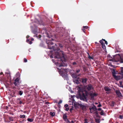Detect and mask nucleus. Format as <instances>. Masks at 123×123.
Masks as SVG:
<instances>
[{
	"label": "nucleus",
	"instance_id": "423d86ee",
	"mask_svg": "<svg viewBox=\"0 0 123 123\" xmlns=\"http://www.w3.org/2000/svg\"><path fill=\"white\" fill-rule=\"evenodd\" d=\"M86 87L87 89L89 91H90L92 89H93V88L91 84L87 85Z\"/></svg>",
	"mask_w": 123,
	"mask_h": 123
},
{
	"label": "nucleus",
	"instance_id": "4468645a",
	"mask_svg": "<svg viewBox=\"0 0 123 123\" xmlns=\"http://www.w3.org/2000/svg\"><path fill=\"white\" fill-rule=\"evenodd\" d=\"M104 89L106 91H109L111 90L109 88L107 87H104Z\"/></svg>",
	"mask_w": 123,
	"mask_h": 123
},
{
	"label": "nucleus",
	"instance_id": "c756f323",
	"mask_svg": "<svg viewBox=\"0 0 123 123\" xmlns=\"http://www.w3.org/2000/svg\"><path fill=\"white\" fill-rule=\"evenodd\" d=\"M26 42L27 43H28V42H29V44H31V41H30L28 39V38L26 40Z\"/></svg>",
	"mask_w": 123,
	"mask_h": 123
},
{
	"label": "nucleus",
	"instance_id": "a18cd8bd",
	"mask_svg": "<svg viewBox=\"0 0 123 123\" xmlns=\"http://www.w3.org/2000/svg\"><path fill=\"white\" fill-rule=\"evenodd\" d=\"M73 108H71L70 109V112H72V111L73 110Z\"/></svg>",
	"mask_w": 123,
	"mask_h": 123
},
{
	"label": "nucleus",
	"instance_id": "338daca9",
	"mask_svg": "<svg viewBox=\"0 0 123 123\" xmlns=\"http://www.w3.org/2000/svg\"><path fill=\"white\" fill-rule=\"evenodd\" d=\"M118 55H119V56H120V54H118Z\"/></svg>",
	"mask_w": 123,
	"mask_h": 123
},
{
	"label": "nucleus",
	"instance_id": "f8f14e48",
	"mask_svg": "<svg viewBox=\"0 0 123 123\" xmlns=\"http://www.w3.org/2000/svg\"><path fill=\"white\" fill-rule=\"evenodd\" d=\"M116 93L118 97H120L122 96V94L118 90L116 91Z\"/></svg>",
	"mask_w": 123,
	"mask_h": 123
},
{
	"label": "nucleus",
	"instance_id": "6e6d98bb",
	"mask_svg": "<svg viewBox=\"0 0 123 123\" xmlns=\"http://www.w3.org/2000/svg\"><path fill=\"white\" fill-rule=\"evenodd\" d=\"M95 111V114H98V113L97 111Z\"/></svg>",
	"mask_w": 123,
	"mask_h": 123
},
{
	"label": "nucleus",
	"instance_id": "09e8293b",
	"mask_svg": "<svg viewBox=\"0 0 123 123\" xmlns=\"http://www.w3.org/2000/svg\"><path fill=\"white\" fill-rule=\"evenodd\" d=\"M65 121L66 122H67L68 120V119L67 118L65 119H64Z\"/></svg>",
	"mask_w": 123,
	"mask_h": 123
},
{
	"label": "nucleus",
	"instance_id": "393cba45",
	"mask_svg": "<svg viewBox=\"0 0 123 123\" xmlns=\"http://www.w3.org/2000/svg\"><path fill=\"white\" fill-rule=\"evenodd\" d=\"M8 118L9 120L11 121H12L13 120V118L12 117H8Z\"/></svg>",
	"mask_w": 123,
	"mask_h": 123
},
{
	"label": "nucleus",
	"instance_id": "5701e85b",
	"mask_svg": "<svg viewBox=\"0 0 123 123\" xmlns=\"http://www.w3.org/2000/svg\"><path fill=\"white\" fill-rule=\"evenodd\" d=\"M77 63H78L77 62H73L72 63V64L74 66L75 65H77Z\"/></svg>",
	"mask_w": 123,
	"mask_h": 123
},
{
	"label": "nucleus",
	"instance_id": "603ef678",
	"mask_svg": "<svg viewBox=\"0 0 123 123\" xmlns=\"http://www.w3.org/2000/svg\"><path fill=\"white\" fill-rule=\"evenodd\" d=\"M29 37H30V36L29 35H27L26 37L27 39L29 38Z\"/></svg>",
	"mask_w": 123,
	"mask_h": 123
},
{
	"label": "nucleus",
	"instance_id": "473e14b6",
	"mask_svg": "<svg viewBox=\"0 0 123 123\" xmlns=\"http://www.w3.org/2000/svg\"><path fill=\"white\" fill-rule=\"evenodd\" d=\"M119 61L120 63H123V59L120 58Z\"/></svg>",
	"mask_w": 123,
	"mask_h": 123
},
{
	"label": "nucleus",
	"instance_id": "ddd939ff",
	"mask_svg": "<svg viewBox=\"0 0 123 123\" xmlns=\"http://www.w3.org/2000/svg\"><path fill=\"white\" fill-rule=\"evenodd\" d=\"M77 79H74L73 80V81L74 83H76L78 84L79 83V82Z\"/></svg>",
	"mask_w": 123,
	"mask_h": 123
},
{
	"label": "nucleus",
	"instance_id": "4be33fe9",
	"mask_svg": "<svg viewBox=\"0 0 123 123\" xmlns=\"http://www.w3.org/2000/svg\"><path fill=\"white\" fill-rule=\"evenodd\" d=\"M50 114L51 116L52 117L54 116L55 115V113L54 112H50Z\"/></svg>",
	"mask_w": 123,
	"mask_h": 123
},
{
	"label": "nucleus",
	"instance_id": "39448f33",
	"mask_svg": "<svg viewBox=\"0 0 123 123\" xmlns=\"http://www.w3.org/2000/svg\"><path fill=\"white\" fill-rule=\"evenodd\" d=\"M80 74L78 75L76 74V73H75L74 74H72V76L73 78H74V79H79V78L78 77L80 76Z\"/></svg>",
	"mask_w": 123,
	"mask_h": 123
},
{
	"label": "nucleus",
	"instance_id": "c9c22d12",
	"mask_svg": "<svg viewBox=\"0 0 123 123\" xmlns=\"http://www.w3.org/2000/svg\"><path fill=\"white\" fill-rule=\"evenodd\" d=\"M27 60L25 58H24V62H27Z\"/></svg>",
	"mask_w": 123,
	"mask_h": 123
},
{
	"label": "nucleus",
	"instance_id": "de8ad7c7",
	"mask_svg": "<svg viewBox=\"0 0 123 123\" xmlns=\"http://www.w3.org/2000/svg\"><path fill=\"white\" fill-rule=\"evenodd\" d=\"M122 83H120V87H122L123 88V85H122V86H120L122 85Z\"/></svg>",
	"mask_w": 123,
	"mask_h": 123
},
{
	"label": "nucleus",
	"instance_id": "13d9d810",
	"mask_svg": "<svg viewBox=\"0 0 123 123\" xmlns=\"http://www.w3.org/2000/svg\"><path fill=\"white\" fill-rule=\"evenodd\" d=\"M49 103L48 102H45V104H49Z\"/></svg>",
	"mask_w": 123,
	"mask_h": 123
},
{
	"label": "nucleus",
	"instance_id": "5fc2aeb1",
	"mask_svg": "<svg viewBox=\"0 0 123 123\" xmlns=\"http://www.w3.org/2000/svg\"><path fill=\"white\" fill-rule=\"evenodd\" d=\"M67 122V123H71V122H70V121L68 120Z\"/></svg>",
	"mask_w": 123,
	"mask_h": 123
},
{
	"label": "nucleus",
	"instance_id": "58836bf2",
	"mask_svg": "<svg viewBox=\"0 0 123 123\" xmlns=\"http://www.w3.org/2000/svg\"><path fill=\"white\" fill-rule=\"evenodd\" d=\"M62 101L61 100H60L59 101L58 103V104H60L62 103Z\"/></svg>",
	"mask_w": 123,
	"mask_h": 123
},
{
	"label": "nucleus",
	"instance_id": "7c9ffc66",
	"mask_svg": "<svg viewBox=\"0 0 123 123\" xmlns=\"http://www.w3.org/2000/svg\"><path fill=\"white\" fill-rule=\"evenodd\" d=\"M95 122H97L98 123H100L99 120L98 118L96 119Z\"/></svg>",
	"mask_w": 123,
	"mask_h": 123
},
{
	"label": "nucleus",
	"instance_id": "bf43d9fd",
	"mask_svg": "<svg viewBox=\"0 0 123 123\" xmlns=\"http://www.w3.org/2000/svg\"><path fill=\"white\" fill-rule=\"evenodd\" d=\"M64 70L65 71V72H66L67 69H64Z\"/></svg>",
	"mask_w": 123,
	"mask_h": 123
},
{
	"label": "nucleus",
	"instance_id": "20e7f679",
	"mask_svg": "<svg viewBox=\"0 0 123 123\" xmlns=\"http://www.w3.org/2000/svg\"><path fill=\"white\" fill-rule=\"evenodd\" d=\"M33 95L35 97V100L36 101L37 100L39 97L38 92H36V91H35L34 92Z\"/></svg>",
	"mask_w": 123,
	"mask_h": 123
},
{
	"label": "nucleus",
	"instance_id": "4c0bfd02",
	"mask_svg": "<svg viewBox=\"0 0 123 123\" xmlns=\"http://www.w3.org/2000/svg\"><path fill=\"white\" fill-rule=\"evenodd\" d=\"M83 28H85V29H87L88 28V27L87 26H83Z\"/></svg>",
	"mask_w": 123,
	"mask_h": 123
},
{
	"label": "nucleus",
	"instance_id": "c03bdc74",
	"mask_svg": "<svg viewBox=\"0 0 123 123\" xmlns=\"http://www.w3.org/2000/svg\"><path fill=\"white\" fill-rule=\"evenodd\" d=\"M27 120L28 121L31 122V118H28Z\"/></svg>",
	"mask_w": 123,
	"mask_h": 123
},
{
	"label": "nucleus",
	"instance_id": "1a4fd4ad",
	"mask_svg": "<svg viewBox=\"0 0 123 123\" xmlns=\"http://www.w3.org/2000/svg\"><path fill=\"white\" fill-rule=\"evenodd\" d=\"M61 75L64 79L67 80H68V79L67 75L66 73V74H64L63 73V72H62V73L61 74Z\"/></svg>",
	"mask_w": 123,
	"mask_h": 123
},
{
	"label": "nucleus",
	"instance_id": "412c9836",
	"mask_svg": "<svg viewBox=\"0 0 123 123\" xmlns=\"http://www.w3.org/2000/svg\"><path fill=\"white\" fill-rule=\"evenodd\" d=\"M101 45H102V48L104 50H105L106 49V47L105 44H102Z\"/></svg>",
	"mask_w": 123,
	"mask_h": 123
},
{
	"label": "nucleus",
	"instance_id": "c85d7f7f",
	"mask_svg": "<svg viewBox=\"0 0 123 123\" xmlns=\"http://www.w3.org/2000/svg\"><path fill=\"white\" fill-rule=\"evenodd\" d=\"M121 72L122 73V75H123V67H122L121 68Z\"/></svg>",
	"mask_w": 123,
	"mask_h": 123
},
{
	"label": "nucleus",
	"instance_id": "ea45409f",
	"mask_svg": "<svg viewBox=\"0 0 123 123\" xmlns=\"http://www.w3.org/2000/svg\"><path fill=\"white\" fill-rule=\"evenodd\" d=\"M82 30L83 31L84 33H85V28H83V29H82Z\"/></svg>",
	"mask_w": 123,
	"mask_h": 123
},
{
	"label": "nucleus",
	"instance_id": "e2e57ef3",
	"mask_svg": "<svg viewBox=\"0 0 123 123\" xmlns=\"http://www.w3.org/2000/svg\"><path fill=\"white\" fill-rule=\"evenodd\" d=\"M18 100H20V98H18Z\"/></svg>",
	"mask_w": 123,
	"mask_h": 123
},
{
	"label": "nucleus",
	"instance_id": "a211bd4d",
	"mask_svg": "<svg viewBox=\"0 0 123 123\" xmlns=\"http://www.w3.org/2000/svg\"><path fill=\"white\" fill-rule=\"evenodd\" d=\"M105 41V40L104 39H102L100 40L99 41V42L101 45L104 44H105L103 42V41Z\"/></svg>",
	"mask_w": 123,
	"mask_h": 123
},
{
	"label": "nucleus",
	"instance_id": "864d4df0",
	"mask_svg": "<svg viewBox=\"0 0 123 123\" xmlns=\"http://www.w3.org/2000/svg\"><path fill=\"white\" fill-rule=\"evenodd\" d=\"M34 40V39L33 38H31V41H33ZM32 42H31V44H32Z\"/></svg>",
	"mask_w": 123,
	"mask_h": 123
},
{
	"label": "nucleus",
	"instance_id": "f257e3e1",
	"mask_svg": "<svg viewBox=\"0 0 123 123\" xmlns=\"http://www.w3.org/2000/svg\"><path fill=\"white\" fill-rule=\"evenodd\" d=\"M51 40H48L46 41V43L47 44L48 48L49 49H53L55 53L54 58H55L58 59V61L59 62H58L59 64V66L60 67L64 66H65L63 63V61L65 62L66 60V59L64 56L63 52L60 51L59 52L58 51L60 49L58 48H57V45L55 44V46H52L51 45L54 44L53 42H52V40L54 41L53 39H51Z\"/></svg>",
	"mask_w": 123,
	"mask_h": 123
},
{
	"label": "nucleus",
	"instance_id": "2f4dec72",
	"mask_svg": "<svg viewBox=\"0 0 123 123\" xmlns=\"http://www.w3.org/2000/svg\"><path fill=\"white\" fill-rule=\"evenodd\" d=\"M88 54L89 55V56L88 57L90 59H93V58L92 57L90 56L89 55L88 53Z\"/></svg>",
	"mask_w": 123,
	"mask_h": 123
},
{
	"label": "nucleus",
	"instance_id": "f704fd0d",
	"mask_svg": "<svg viewBox=\"0 0 123 123\" xmlns=\"http://www.w3.org/2000/svg\"><path fill=\"white\" fill-rule=\"evenodd\" d=\"M59 46L61 48H62L63 47V46L61 43H59L58 44Z\"/></svg>",
	"mask_w": 123,
	"mask_h": 123
},
{
	"label": "nucleus",
	"instance_id": "72a5a7b5",
	"mask_svg": "<svg viewBox=\"0 0 123 123\" xmlns=\"http://www.w3.org/2000/svg\"><path fill=\"white\" fill-rule=\"evenodd\" d=\"M80 69H77L76 70V73H76V74H77V73H78L79 72H80Z\"/></svg>",
	"mask_w": 123,
	"mask_h": 123
},
{
	"label": "nucleus",
	"instance_id": "8fccbe9b",
	"mask_svg": "<svg viewBox=\"0 0 123 123\" xmlns=\"http://www.w3.org/2000/svg\"><path fill=\"white\" fill-rule=\"evenodd\" d=\"M41 36H41V35H38V37L39 38H41Z\"/></svg>",
	"mask_w": 123,
	"mask_h": 123
},
{
	"label": "nucleus",
	"instance_id": "680f3d73",
	"mask_svg": "<svg viewBox=\"0 0 123 123\" xmlns=\"http://www.w3.org/2000/svg\"><path fill=\"white\" fill-rule=\"evenodd\" d=\"M71 122L72 123H74V122L72 120L71 121Z\"/></svg>",
	"mask_w": 123,
	"mask_h": 123
},
{
	"label": "nucleus",
	"instance_id": "6ab92c4d",
	"mask_svg": "<svg viewBox=\"0 0 123 123\" xmlns=\"http://www.w3.org/2000/svg\"><path fill=\"white\" fill-rule=\"evenodd\" d=\"M63 119H65L67 118V116L66 114H63Z\"/></svg>",
	"mask_w": 123,
	"mask_h": 123
},
{
	"label": "nucleus",
	"instance_id": "79ce46f5",
	"mask_svg": "<svg viewBox=\"0 0 123 123\" xmlns=\"http://www.w3.org/2000/svg\"><path fill=\"white\" fill-rule=\"evenodd\" d=\"M114 105V102H112V104L111 105V106H113Z\"/></svg>",
	"mask_w": 123,
	"mask_h": 123
},
{
	"label": "nucleus",
	"instance_id": "a878e982",
	"mask_svg": "<svg viewBox=\"0 0 123 123\" xmlns=\"http://www.w3.org/2000/svg\"><path fill=\"white\" fill-rule=\"evenodd\" d=\"M20 118H24L25 117V115H20L19 116Z\"/></svg>",
	"mask_w": 123,
	"mask_h": 123
},
{
	"label": "nucleus",
	"instance_id": "e433bc0d",
	"mask_svg": "<svg viewBox=\"0 0 123 123\" xmlns=\"http://www.w3.org/2000/svg\"><path fill=\"white\" fill-rule=\"evenodd\" d=\"M119 118L120 119H123V116H122L121 115H120L119 116Z\"/></svg>",
	"mask_w": 123,
	"mask_h": 123
},
{
	"label": "nucleus",
	"instance_id": "9b49d317",
	"mask_svg": "<svg viewBox=\"0 0 123 123\" xmlns=\"http://www.w3.org/2000/svg\"><path fill=\"white\" fill-rule=\"evenodd\" d=\"M79 105L81 108L83 110H86V106L81 104H79Z\"/></svg>",
	"mask_w": 123,
	"mask_h": 123
},
{
	"label": "nucleus",
	"instance_id": "bb28decb",
	"mask_svg": "<svg viewBox=\"0 0 123 123\" xmlns=\"http://www.w3.org/2000/svg\"><path fill=\"white\" fill-rule=\"evenodd\" d=\"M112 74L113 76V74H115L116 73L115 70L114 69H113L112 71Z\"/></svg>",
	"mask_w": 123,
	"mask_h": 123
},
{
	"label": "nucleus",
	"instance_id": "a19ab883",
	"mask_svg": "<svg viewBox=\"0 0 123 123\" xmlns=\"http://www.w3.org/2000/svg\"><path fill=\"white\" fill-rule=\"evenodd\" d=\"M89 109L90 110V111L91 112V113H92V112H93V111H92V112L91 111L92 110V109H91V107H90L89 108Z\"/></svg>",
	"mask_w": 123,
	"mask_h": 123
},
{
	"label": "nucleus",
	"instance_id": "69168bd1",
	"mask_svg": "<svg viewBox=\"0 0 123 123\" xmlns=\"http://www.w3.org/2000/svg\"><path fill=\"white\" fill-rule=\"evenodd\" d=\"M95 104H97L98 103H96Z\"/></svg>",
	"mask_w": 123,
	"mask_h": 123
},
{
	"label": "nucleus",
	"instance_id": "f03ea898",
	"mask_svg": "<svg viewBox=\"0 0 123 123\" xmlns=\"http://www.w3.org/2000/svg\"><path fill=\"white\" fill-rule=\"evenodd\" d=\"M78 89L79 92L80 99L84 101H87V97L88 92L86 91L83 90L79 86H78Z\"/></svg>",
	"mask_w": 123,
	"mask_h": 123
},
{
	"label": "nucleus",
	"instance_id": "49530a36",
	"mask_svg": "<svg viewBox=\"0 0 123 123\" xmlns=\"http://www.w3.org/2000/svg\"><path fill=\"white\" fill-rule=\"evenodd\" d=\"M97 109L98 111H100L101 110V109L100 108H98Z\"/></svg>",
	"mask_w": 123,
	"mask_h": 123
},
{
	"label": "nucleus",
	"instance_id": "37998d69",
	"mask_svg": "<svg viewBox=\"0 0 123 123\" xmlns=\"http://www.w3.org/2000/svg\"><path fill=\"white\" fill-rule=\"evenodd\" d=\"M101 106V105L100 103L97 106L98 107H100Z\"/></svg>",
	"mask_w": 123,
	"mask_h": 123
},
{
	"label": "nucleus",
	"instance_id": "0eeeda50",
	"mask_svg": "<svg viewBox=\"0 0 123 123\" xmlns=\"http://www.w3.org/2000/svg\"><path fill=\"white\" fill-rule=\"evenodd\" d=\"M87 79L86 78H81L80 80V81L83 84H86V82L87 81Z\"/></svg>",
	"mask_w": 123,
	"mask_h": 123
},
{
	"label": "nucleus",
	"instance_id": "dca6fc26",
	"mask_svg": "<svg viewBox=\"0 0 123 123\" xmlns=\"http://www.w3.org/2000/svg\"><path fill=\"white\" fill-rule=\"evenodd\" d=\"M68 104H66L64 105V107L65 108V110L67 111H68L69 109V108H68Z\"/></svg>",
	"mask_w": 123,
	"mask_h": 123
},
{
	"label": "nucleus",
	"instance_id": "7ed1b4c3",
	"mask_svg": "<svg viewBox=\"0 0 123 123\" xmlns=\"http://www.w3.org/2000/svg\"><path fill=\"white\" fill-rule=\"evenodd\" d=\"M59 35H60L61 37L63 39H64L66 37H67L68 36V34L66 32L64 33L60 32L59 33Z\"/></svg>",
	"mask_w": 123,
	"mask_h": 123
},
{
	"label": "nucleus",
	"instance_id": "aec40b11",
	"mask_svg": "<svg viewBox=\"0 0 123 123\" xmlns=\"http://www.w3.org/2000/svg\"><path fill=\"white\" fill-rule=\"evenodd\" d=\"M52 52L53 51L52 50L50 51V54H51V55H50V57L51 58H52L53 57V54H52Z\"/></svg>",
	"mask_w": 123,
	"mask_h": 123
},
{
	"label": "nucleus",
	"instance_id": "9d476101",
	"mask_svg": "<svg viewBox=\"0 0 123 123\" xmlns=\"http://www.w3.org/2000/svg\"><path fill=\"white\" fill-rule=\"evenodd\" d=\"M19 79L18 78H16L14 80V84L15 86H17L19 82Z\"/></svg>",
	"mask_w": 123,
	"mask_h": 123
},
{
	"label": "nucleus",
	"instance_id": "b1692460",
	"mask_svg": "<svg viewBox=\"0 0 123 123\" xmlns=\"http://www.w3.org/2000/svg\"><path fill=\"white\" fill-rule=\"evenodd\" d=\"M100 114L101 115H103L104 114V111L102 110L101 112L100 113Z\"/></svg>",
	"mask_w": 123,
	"mask_h": 123
},
{
	"label": "nucleus",
	"instance_id": "774afa93",
	"mask_svg": "<svg viewBox=\"0 0 123 123\" xmlns=\"http://www.w3.org/2000/svg\"><path fill=\"white\" fill-rule=\"evenodd\" d=\"M31 6H32V7H33V6H32L31 5Z\"/></svg>",
	"mask_w": 123,
	"mask_h": 123
},
{
	"label": "nucleus",
	"instance_id": "f3484780",
	"mask_svg": "<svg viewBox=\"0 0 123 123\" xmlns=\"http://www.w3.org/2000/svg\"><path fill=\"white\" fill-rule=\"evenodd\" d=\"M93 106L92 107H91V109H92V110H94V111H96L97 110V109L96 108V106L94 105H93Z\"/></svg>",
	"mask_w": 123,
	"mask_h": 123
},
{
	"label": "nucleus",
	"instance_id": "2eb2a0df",
	"mask_svg": "<svg viewBox=\"0 0 123 123\" xmlns=\"http://www.w3.org/2000/svg\"><path fill=\"white\" fill-rule=\"evenodd\" d=\"M114 78L116 80H117L119 79V76H117L115 74H113V76Z\"/></svg>",
	"mask_w": 123,
	"mask_h": 123
},
{
	"label": "nucleus",
	"instance_id": "052dcab7",
	"mask_svg": "<svg viewBox=\"0 0 123 123\" xmlns=\"http://www.w3.org/2000/svg\"><path fill=\"white\" fill-rule=\"evenodd\" d=\"M3 74V73L2 72H1L0 73V75H2V74Z\"/></svg>",
	"mask_w": 123,
	"mask_h": 123
},
{
	"label": "nucleus",
	"instance_id": "6e6552de",
	"mask_svg": "<svg viewBox=\"0 0 123 123\" xmlns=\"http://www.w3.org/2000/svg\"><path fill=\"white\" fill-rule=\"evenodd\" d=\"M89 95L91 98L92 99H93L94 98V97L98 95V94L95 93H90L89 94Z\"/></svg>",
	"mask_w": 123,
	"mask_h": 123
},
{
	"label": "nucleus",
	"instance_id": "4d7b16f0",
	"mask_svg": "<svg viewBox=\"0 0 123 123\" xmlns=\"http://www.w3.org/2000/svg\"><path fill=\"white\" fill-rule=\"evenodd\" d=\"M22 104V102L21 101H20L19 102V104Z\"/></svg>",
	"mask_w": 123,
	"mask_h": 123
},
{
	"label": "nucleus",
	"instance_id": "3c124183",
	"mask_svg": "<svg viewBox=\"0 0 123 123\" xmlns=\"http://www.w3.org/2000/svg\"><path fill=\"white\" fill-rule=\"evenodd\" d=\"M104 41L105 42V43L107 45L108 44V43L105 40V41Z\"/></svg>",
	"mask_w": 123,
	"mask_h": 123
},
{
	"label": "nucleus",
	"instance_id": "0e129e2a",
	"mask_svg": "<svg viewBox=\"0 0 123 123\" xmlns=\"http://www.w3.org/2000/svg\"><path fill=\"white\" fill-rule=\"evenodd\" d=\"M33 119L31 118V122H32L33 121Z\"/></svg>",
	"mask_w": 123,
	"mask_h": 123
},
{
	"label": "nucleus",
	"instance_id": "cd10ccee",
	"mask_svg": "<svg viewBox=\"0 0 123 123\" xmlns=\"http://www.w3.org/2000/svg\"><path fill=\"white\" fill-rule=\"evenodd\" d=\"M23 93V91H19V94L20 95H21Z\"/></svg>",
	"mask_w": 123,
	"mask_h": 123
}]
</instances>
